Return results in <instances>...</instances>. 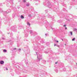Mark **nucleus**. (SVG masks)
<instances>
[{
    "instance_id": "f257e3e1",
    "label": "nucleus",
    "mask_w": 77,
    "mask_h": 77,
    "mask_svg": "<svg viewBox=\"0 0 77 77\" xmlns=\"http://www.w3.org/2000/svg\"><path fill=\"white\" fill-rule=\"evenodd\" d=\"M45 27L47 29L49 30H50L51 29L55 33L56 32H59V29H56L54 28H53L51 26L49 25L48 22L46 24H45Z\"/></svg>"
},
{
    "instance_id": "f03ea898",
    "label": "nucleus",
    "mask_w": 77,
    "mask_h": 77,
    "mask_svg": "<svg viewBox=\"0 0 77 77\" xmlns=\"http://www.w3.org/2000/svg\"><path fill=\"white\" fill-rule=\"evenodd\" d=\"M43 5L46 6H47V7H48L49 8H51L52 7L51 3H50V2H49L48 0H47L45 1V2H44Z\"/></svg>"
},
{
    "instance_id": "7ed1b4c3",
    "label": "nucleus",
    "mask_w": 77,
    "mask_h": 77,
    "mask_svg": "<svg viewBox=\"0 0 77 77\" xmlns=\"http://www.w3.org/2000/svg\"><path fill=\"white\" fill-rule=\"evenodd\" d=\"M36 53L37 56V57L38 58V59L37 60V62H40V60L42 59V55L39 54L38 52H36Z\"/></svg>"
},
{
    "instance_id": "20e7f679",
    "label": "nucleus",
    "mask_w": 77,
    "mask_h": 77,
    "mask_svg": "<svg viewBox=\"0 0 77 77\" xmlns=\"http://www.w3.org/2000/svg\"><path fill=\"white\" fill-rule=\"evenodd\" d=\"M26 30L27 32H30V33L31 34V36H32V34L33 33V31H32V30H29V28H26Z\"/></svg>"
},
{
    "instance_id": "39448f33",
    "label": "nucleus",
    "mask_w": 77,
    "mask_h": 77,
    "mask_svg": "<svg viewBox=\"0 0 77 77\" xmlns=\"http://www.w3.org/2000/svg\"><path fill=\"white\" fill-rule=\"evenodd\" d=\"M10 10H7L6 11H3V15H4V16H6L7 15V14L9 13V12H11V11H9Z\"/></svg>"
},
{
    "instance_id": "423d86ee",
    "label": "nucleus",
    "mask_w": 77,
    "mask_h": 77,
    "mask_svg": "<svg viewBox=\"0 0 77 77\" xmlns=\"http://www.w3.org/2000/svg\"><path fill=\"white\" fill-rule=\"evenodd\" d=\"M11 29L12 30H13V32H16V29H15V28L14 26L11 27Z\"/></svg>"
},
{
    "instance_id": "0eeeda50",
    "label": "nucleus",
    "mask_w": 77,
    "mask_h": 77,
    "mask_svg": "<svg viewBox=\"0 0 77 77\" xmlns=\"http://www.w3.org/2000/svg\"><path fill=\"white\" fill-rule=\"evenodd\" d=\"M44 48V46H41L39 47V48L40 50H43V48Z\"/></svg>"
},
{
    "instance_id": "6e6552de",
    "label": "nucleus",
    "mask_w": 77,
    "mask_h": 77,
    "mask_svg": "<svg viewBox=\"0 0 77 77\" xmlns=\"http://www.w3.org/2000/svg\"><path fill=\"white\" fill-rule=\"evenodd\" d=\"M17 66L20 68H21V67H23L24 66L23 65V64L22 63H20V66L17 65Z\"/></svg>"
},
{
    "instance_id": "1a4fd4ad",
    "label": "nucleus",
    "mask_w": 77,
    "mask_h": 77,
    "mask_svg": "<svg viewBox=\"0 0 77 77\" xmlns=\"http://www.w3.org/2000/svg\"><path fill=\"white\" fill-rule=\"evenodd\" d=\"M40 19H41L42 20H43L45 18V15L43 16L42 17H40Z\"/></svg>"
},
{
    "instance_id": "9d476101",
    "label": "nucleus",
    "mask_w": 77,
    "mask_h": 77,
    "mask_svg": "<svg viewBox=\"0 0 77 77\" xmlns=\"http://www.w3.org/2000/svg\"><path fill=\"white\" fill-rule=\"evenodd\" d=\"M40 42L41 43H42V44L44 43V39H41Z\"/></svg>"
},
{
    "instance_id": "9b49d317",
    "label": "nucleus",
    "mask_w": 77,
    "mask_h": 77,
    "mask_svg": "<svg viewBox=\"0 0 77 77\" xmlns=\"http://www.w3.org/2000/svg\"><path fill=\"white\" fill-rule=\"evenodd\" d=\"M24 60H25V62L26 64V65H28V61L27 60H26V59H25Z\"/></svg>"
},
{
    "instance_id": "f8f14e48",
    "label": "nucleus",
    "mask_w": 77,
    "mask_h": 77,
    "mask_svg": "<svg viewBox=\"0 0 77 77\" xmlns=\"http://www.w3.org/2000/svg\"><path fill=\"white\" fill-rule=\"evenodd\" d=\"M42 62L43 63L45 64V63H46V61H45V60H42Z\"/></svg>"
},
{
    "instance_id": "ddd939ff",
    "label": "nucleus",
    "mask_w": 77,
    "mask_h": 77,
    "mask_svg": "<svg viewBox=\"0 0 77 77\" xmlns=\"http://www.w3.org/2000/svg\"><path fill=\"white\" fill-rule=\"evenodd\" d=\"M17 50V48H12L11 49V50L12 51H15V50Z\"/></svg>"
},
{
    "instance_id": "4468645a",
    "label": "nucleus",
    "mask_w": 77,
    "mask_h": 77,
    "mask_svg": "<svg viewBox=\"0 0 77 77\" xmlns=\"http://www.w3.org/2000/svg\"><path fill=\"white\" fill-rule=\"evenodd\" d=\"M54 71L56 72L57 73L58 72V70H57V68H55L54 69Z\"/></svg>"
},
{
    "instance_id": "2eb2a0df",
    "label": "nucleus",
    "mask_w": 77,
    "mask_h": 77,
    "mask_svg": "<svg viewBox=\"0 0 77 77\" xmlns=\"http://www.w3.org/2000/svg\"><path fill=\"white\" fill-rule=\"evenodd\" d=\"M0 64H2L4 63V61H1L0 62Z\"/></svg>"
},
{
    "instance_id": "dca6fc26",
    "label": "nucleus",
    "mask_w": 77,
    "mask_h": 77,
    "mask_svg": "<svg viewBox=\"0 0 77 77\" xmlns=\"http://www.w3.org/2000/svg\"><path fill=\"white\" fill-rule=\"evenodd\" d=\"M62 4H63V6H64V7H65V8H66V4H64L63 3H61Z\"/></svg>"
},
{
    "instance_id": "f3484780",
    "label": "nucleus",
    "mask_w": 77,
    "mask_h": 77,
    "mask_svg": "<svg viewBox=\"0 0 77 77\" xmlns=\"http://www.w3.org/2000/svg\"><path fill=\"white\" fill-rule=\"evenodd\" d=\"M57 22L58 23H62V20H58L57 21Z\"/></svg>"
},
{
    "instance_id": "a211bd4d",
    "label": "nucleus",
    "mask_w": 77,
    "mask_h": 77,
    "mask_svg": "<svg viewBox=\"0 0 77 77\" xmlns=\"http://www.w3.org/2000/svg\"><path fill=\"white\" fill-rule=\"evenodd\" d=\"M27 36H28V34H27V33L25 34V37L26 38V37H27Z\"/></svg>"
},
{
    "instance_id": "6ab92c4d",
    "label": "nucleus",
    "mask_w": 77,
    "mask_h": 77,
    "mask_svg": "<svg viewBox=\"0 0 77 77\" xmlns=\"http://www.w3.org/2000/svg\"><path fill=\"white\" fill-rule=\"evenodd\" d=\"M20 18H22V19H23V18H24V16H23V15H21L20 16Z\"/></svg>"
},
{
    "instance_id": "aec40b11",
    "label": "nucleus",
    "mask_w": 77,
    "mask_h": 77,
    "mask_svg": "<svg viewBox=\"0 0 77 77\" xmlns=\"http://www.w3.org/2000/svg\"><path fill=\"white\" fill-rule=\"evenodd\" d=\"M56 46L57 47H60V45H56V44H54V46Z\"/></svg>"
},
{
    "instance_id": "412c9836",
    "label": "nucleus",
    "mask_w": 77,
    "mask_h": 77,
    "mask_svg": "<svg viewBox=\"0 0 77 77\" xmlns=\"http://www.w3.org/2000/svg\"><path fill=\"white\" fill-rule=\"evenodd\" d=\"M4 68V70H7V71L8 70V68H7V67H5Z\"/></svg>"
},
{
    "instance_id": "4be33fe9",
    "label": "nucleus",
    "mask_w": 77,
    "mask_h": 77,
    "mask_svg": "<svg viewBox=\"0 0 77 77\" xmlns=\"http://www.w3.org/2000/svg\"><path fill=\"white\" fill-rule=\"evenodd\" d=\"M63 11H67V10H66V9H65V8H63Z\"/></svg>"
},
{
    "instance_id": "5701e85b",
    "label": "nucleus",
    "mask_w": 77,
    "mask_h": 77,
    "mask_svg": "<svg viewBox=\"0 0 77 77\" xmlns=\"http://www.w3.org/2000/svg\"><path fill=\"white\" fill-rule=\"evenodd\" d=\"M3 51L5 53H6V52H7V50H6V49H4L3 50Z\"/></svg>"
},
{
    "instance_id": "b1692460",
    "label": "nucleus",
    "mask_w": 77,
    "mask_h": 77,
    "mask_svg": "<svg viewBox=\"0 0 77 77\" xmlns=\"http://www.w3.org/2000/svg\"><path fill=\"white\" fill-rule=\"evenodd\" d=\"M3 12V10L2 9V8H0V12Z\"/></svg>"
},
{
    "instance_id": "393cba45",
    "label": "nucleus",
    "mask_w": 77,
    "mask_h": 77,
    "mask_svg": "<svg viewBox=\"0 0 77 77\" xmlns=\"http://www.w3.org/2000/svg\"><path fill=\"white\" fill-rule=\"evenodd\" d=\"M46 45H50V43H49V42H47L46 43Z\"/></svg>"
},
{
    "instance_id": "a878e982",
    "label": "nucleus",
    "mask_w": 77,
    "mask_h": 77,
    "mask_svg": "<svg viewBox=\"0 0 77 77\" xmlns=\"http://www.w3.org/2000/svg\"><path fill=\"white\" fill-rule=\"evenodd\" d=\"M27 25H29V26H30V23H29V22H27Z\"/></svg>"
},
{
    "instance_id": "bb28decb",
    "label": "nucleus",
    "mask_w": 77,
    "mask_h": 77,
    "mask_svg": "<svg viewBox=\"0 0 77 77\" xmlns=\"http://www.w3.org/2000/svg\"><path fill=\"white\" fill-rule=\"evenodd\" d=\"M70 32V33L71 35L72 36V32H71V31L70 32Z\"/></svg>"
},
{
    "instance_id": "cd10ccee",
    "label": "nucleus",
    "mask_w": 77,
    "mask_h": 77,
    "mask_svg": "<svg viewBox=\"0 0 77 77\" xmlns=\"http://www.w3.org/2000/svg\"><path fill=\"white\" fill-rule=\"evenodd\" d=\"M26 6H29L30 5H29V4H27L26 5Z\"/></svg>"
},
{
    "instance_id": "c85d7f7f",
    "label": "nucleus",
    "mask_w": 77,
    "mask_h": 77,
    "mask_svg": "<svg viewBox=\"0 0 77 77\" xmlns=\"http://www.w3.org/2000/svg\"><path fill=\"white\" fill-rule=\"evenodd\" d=\"M47 16H48V17H50V14H48V15H47Z\"/></svg>"
},
{
    "instance_id": "c756f323",
    "label": "nucleus",
    "mask_w": 77,
    "mask_h": 77,
    "mask_svg": "<svg viewBox=\"0 0 77 77\" xmlns=\"http://www.w3.org/2000/svg\"><path fill=\"white\" fill-rule=\"evenodd\" d=\"M17 50H18V51H19V52H20V51H21V49L20 48L17 49Z\"/></svg>"
},
{
    "instance_id": "7c9ffc66",
    "label": "nucleus",
    "mask_w": 77,
    "mask_h": 77,
    "mask_svg": "<svg viewBox=\"0 0 77 77\" xmlns=\"http://www.w3.org/2000/svg\"><path fill=\"white\" fill-rule=\"evenodd\" d=\"M75 38H73L72 39V41H75Z\"/></svg>"
},
{
    "instance_id": "2f4dec72",
    "label": "nucleus",
    "mask_w": 77,
    "mask_h": 77,
    "mask_svg": "<svg viewBox=\"0 0 77 77\" xmlns=\"http://www.w3.org/2000/svg\"><path fill=\"white\" fill-rule=\"evenodd\" d=\"M47 59H50V56H48L47 57Z\"/></svg>"
},
{
    "instance_id": "473e14b6",
    "label": "nucleus",
    "mask_w": 77,
    "mask_h": 77,
    "mask_svg": "<svg viewBox=\"0 0 77 77\" xmlns=\"http://www.w3.org/2000/svg\"><path fill=\"white\" fill-rule=\"evenodd\" d=\"M63 71H66V69H65V68H64L63 69Z\"/></svg>"
},
{
    "instance_id": "72a5a7b5",
    "label": "nucleus",
    "mask_w": 77,
    "mask_h": 77,
    "mask_svg": "<svg viewBox=\"0 0 77 77\" xmlns=\"http://www.w3.org/2000/svg\"><path fill=\"white\" fill-rule=\"evenodd\" d=\"M45 12H46V13H47V12H48V10H45Z\"/></svg>"
},
{
    "instance_id": "f704fd0d",
    "label": "nucleus",
    "mask_w": 77,
    "mask_h": 77,
    "mask_svg": "<svg viewBox=\"0 0 77 77\" xmlns=\"http://www.w3.org/2000/svg\"><path fill=\"white\" fill-rule=\"evenodd\" d=\"M55 42H57V43H58V42H59V41L57 40H55Z\"/></svg>"
},
{
    "instance_id": "c9c22d12",
    "label": "nucleus",
    "mask_w": 77,
    "mask_h": 77,
    "mask_svg": "<svg viewBox=\"0 0 77 77\" xmlns=\"http://www.w3.org/2000/svg\"><path fill=\"white\" fill-rule=\"evenodd\" d=\"M52 20L54 21V17H52Z\"/></svg>"
},
{
    "instance_id": "e433bc0d",
    "label": "nucleus",
    "mask_w": 77,
    "mask_h": 77,
    "mask_svg": "<svg viewBox=\"0 0 77 77\" xmlns=\"http://www.w3.org/2000/svg\"><path fill=\"white\" fill-rule=\"evenodd\" d=\"M11 36H12L13 35V34L12 33H11L10 34Z\"/></svg>"
},
{
    "instance_id": "4c0bfd02",
    "label": "nucleus",
    "mask_w": 77,
    "mask_h": 77,
    "mask_svg": "<svg viewBox=\"0 0 77 77\" xmlns=\"http://www.w3.org/2000/svg\"><path fill=\"white\" fill-rule=\"evenodd\" d=\"M12 16L13 17H15V15H14V14H13L12 15Z\"/></svg>"
},
{
    "instance_id": "58836bf2",
    "label": "nucleus",
    "mask_w": 77,
    "mask_h": 77,
    "mask_svg": "<svg viewBox=\"0 0 77 77\" xmlns=\"http://www.w3.org/2000/svg\"><path fill=\"white\" fill-rule=\"evenodd\" d=\"M77 29L76 28H75V29H74V31H76V30H77Z\"/></svg>"
},
{
    "instance_id": "ea45409f",
    "label": "nucleus",
    "mask_w": 77,
    "mask_h": 77,
    "mask_svg": "<svg viewBox=\"0 0 77 77\" xmlns=\"http://www.w3.org/2000/svg\"><path fill=\"white\" fill-rule=\"evenodd\" d=\"M17 46L18 47H20V45L18 44H17Z\"/></svg>"
},
{
    "instance_id": "a19ab883",
    "label": "nucleus",
    "mask_w": 77,
    "mask_h": 77,
    "mask_svg": "<svg viewBox=\"0 0 77 77\" xmlns=\"http://www.w3.org/2000/svg\"><path fill=\"white\" fill-rule=\"evenodd\" d=\"M34 34H35V35H38V33L35 32H34Z\"/></svg>"
},
{
    "instance_id": "79ce46f5",
    "label": "nucleus",
    "mask_w": 77,
    "mask_h": 77,
    "mask_svg": "<svg viewBox=\"0 0 77 77\" xmlns=\"http://www.w3.org/2000/svg\"><path fill=\"white\" fill-rule=\"evenodd\" d=\"M45 54H48V52H45Z\"/></svg>"
},
{
    "instance_id": "37998d69",
    "label": "nucleus",
    "mask_w": 77,
    "mask_h": 77,
    "mask_svg": "<svg viewBox=\"0 0 77 77\" xmlns=\"http://www.w3.org/2000/svg\"><path fill=\"white\" fill-rule=\"evenodd\" d=\"M41 39V37H39L38 38V39L39 40V39Z\"/></svg>"
},
{
    "instance_id": "c03bdc74",
    "label": "nucleus",
    "mask_w": 77,
    "mask_h": 77,
    "mask_svg": "<svg viewBox=\"0 0 77 77\" xmlns=\"http://www.w3.org/2000/svg\"><path fill=\"white\" fill-rule=\"evenodd\" d=\"M28 16L29 17H31V14H29Z\"/></svg>"
},
{
    "instance_id": "a18cd8bd",
    "label": "nucleus",
    "mask_w": 77,
    "mask_h": 77,
    "mask_svg": "<svg viewBox=\"0 0 77 77\" xmlns=\"http://www.w3.org/2000/svg\"><path fill=\"white\" fill-rule=\"evenodd\" d=\"M35 1L36 2H38V3H39V1L38 0H35Z\"/></svg>"
},
{
    "instance_id": "49530a36",
    "label": "nucleus",
    "mask_w": 77,
    "mask_h": 77,
    "mask_svg": "<svg viewBox=\"0 0 77 77\" xmlns=\"http://www.w3.org/2000/svg\"><path fill=\"white\" fill-rule=\"evenodd\" d=\"M23 2H24V3H25V2H26V0H23Z\"/></svg>"
},
{
    "instance_id": "de8ad7c7",
    "label": "nucleus",
    "mask_w": 77,
    "mask_h": 77,
    "mask_svg": "<svg viewBox=\"0 0 77 77\" xmlns=\"http://www.w3.org/2000/svg\"><path fill=\"white\" fill-rule=\"evenodd\" d=\"M7 30H9V28H7Z\"/></svg>"
},
{
    "instance_id": "09e8293b",
    "label": "nucleus",
    "mask_w": 77,
    "mask_h": 77,
    "mask_svg": "<svg viewBox=\"0 0 77 77\" xmlns=\"http://www.w3.org/2000/svg\"><path fill=\"white\" fill-rule=\"evenodd\" d=\"M11 5H13V4H14V3H13V2H12L11 3Z\"/></svg>"
},
{
    "instance_id": "8fccbe9b",
    "label": "nucleus",
    "mask_w": 77,
    "mask_h": 77,
    "mask_svg": "<svg viewBox=\"0 0 77 77\" xmlns=\"http://www.w3.org/2000/svg\"><path fill=\"white\" fill-rule=\"evenodd\" d=\"M66 25H65L63 26V27H66Z\"/></svg>"
},
{
    "instance_id": "3c124183",
    "label": "nucleus",
    "mask_w": 77,
    "mask_h": 77,
    "mask_svg": "<svg viewBox=\"0 0 77 77\" xmlns=\"http://www.w3.org/2000/svg\"><path fill=\"white\" fill-rule=\"evenodd\" d=\"M36 48H35V49L34 48V50H36Z\"/></svg>"
},
{
    "instance_id": "603ef678",
    "label": "nucleus",
    "mask_w": 77,
    "mask_h": 77,
    "mask_svg": "<svg viewBox=\"0 0 77 77\" xmlns=\"http://www.w3.org/2000/svg\"><path fill=\"white\" fill-rule=\"evenodd\" d=\"M65 29H66H66H67V27H65Z\"/></svg>"
},
{
    "instance_id": "864d4df0",
    "label": "nucleus",
    "mask_w": 77,
    "mask_h": 77,
    "mask_svg": "<svg viewBox=\"0 0 77 77\" xmlns=\"http://www.w3.org/2000/svg\"><path fill=\"white\" fill-rule=\"evenodd\" d=\"M2 39H3V40H4L5 39V38H2Z\"/></svg>"
},
{
    "instance_id": "5fc2aeb1",
    "label": "nucleus",
    "mask_w": 77,
    "mask_h": 77,
    "mask_svg": "<svg viewBox=\"0 0 77 77\" xmlns=\"http://www.w3.org/2000/svg\"><path fill=\"white\" fill-rule=\"evenodd\" d=\"M47 35H48L47 34H45V36H47Z\"/></svg>"
},
{
    "instance_id": "6e6d98bb",
    "label": "nucleus",
    "mask_w": 77,
    "mask_h": 77,
    "mask_svg": "<svg viewBox=\"0 0 77 77\" xmlns=\"http://www.w3.org/2000/svg\"><path fill=\"white\" fill-rule=\"evenodd\" d=\"M58 63V62H57L55 63V64H57Z\"/></svg>"
},
{
    "instance_id": "4d7b16f0",
    "label": "nucleus",
    "mask_w": 77,
    "mask_h": 77,
    "mask_svg": "<svg viewBox=\"0 0 77 77\" xmlns=\"http://www.w3.org/2000/svg\"><path fill=\"white\" fill-rule=\"evenodd\" d=\"M10 41H11V40H10V41H7V42H10Z\"/></svg>"
},
{
    "instance_id": "13d9d810",
    "label": "nucleus",
    "mask_w": 77,
    "mask_h": 77,
    "mask_svg": "<svg viewBox=\"0 0 77 77\" xmlns=\"http://www.w3.org/2000/svg\"><path fill=\"white\" fill-rule=\"evenodd\" d=\"M1 21H2V19L0 18V22H1Z\"/></svg>"
},
{
    "instance_id": "bf43d9fd",
    "label": "nucleus",
    "mask_w": 77,
    "mask_h": 77,
    "mask_svg": "<svg viewBox=\"0 0 77 77\" xmlns=\"http://www.w3.org/2000/svg\"><path fill=\"white\" fill-rule=\"evenodd\" d=\"M15 63V62H12V63Z\"/></svg>"
},
{
    "instance_id": "052dcab7",
    "label": "nucleus",
    "mask_w": 77,
    "mask_h": 77,
    "mask_svg": "<svg viewBox=\"0 0 77 77\" xmlns=\"http://www.w3.org/2000/svg\"><path fill=\"white\" fill-rule=\"evenodd\" d=\"M71 7H70V9H71Z\"/></svg>"
},
{
    "instance_id": "680f3d73",
    "label": "nucleus",
    "mask_w": 77,
    "mask_h": 77,
    "mask_svg": "<svg viewBox=\"0 0 77 77\" xmlns=\"http://www.w3.org/2000/svg\"><path fill=\"white\" fill-rule=\"evenodd\" d=\"M51 52H52V51L51 50Z\"/></svg>"
},
{
    "instance_id": "e2e57ef3",
    "label": "nucleus",
    "mask_w": 77,
    "mask_h": 77,
    "mask_svg": "<svg viewBox=\"0 0 77 77\" xmlns=\"http://www.w3.org/2000/svg\"><path fill=\"white\" fill-rule=\"evenodd\" d=\"M35 5H38V4H35Z\"/></svg>"
},
{
    "instance_id": "0e129e2a",
    "label": "nucleus",
    "mask_w": 77,
    "mask_h": 77,
    "mask_svg": "<svg viewBox=\"0 0 77 77\" xmlns=\"http://www.w3.org/2000/svg\"><path fill=\"white\" fill-rule=\"evenodd\" d=\"M12 39H14V38H12Z\"/></svg>"
},
{
    "instance_id": "69168bd1",
    "label": "nucleus",
    "mask_w": 77,
    "mask_h": 77,
    "mask_svg": "<svg viewBox=\"0 0 77 77\" xmlns=\"http://www.w3.org/2000/svg\"><path fill=\"white\" fill-rule=\"evenodd\" d=\"M65 45H66V44H65Z\"/></svg>"
},
{
    "instance_id": "338daca9",
    "label": "nucleus",
    "mask_w": 77,
    "mask_h": 77,
    "mask_svg": "<svg viewBox=\"0 0 77 77\" xmlns=\"http://www.w3.org/2000/svg\"><path fill=\"white\" fill-rule=\"evenodd\" d=\"M62 41H63V39H62Z\"/></svg>"
},
{
    "instance_id": "774afa93",
    "label": "nucleus",
    "mask_w": 77,
    "mask_h": 77,
    "mask_svg": "<svg viewBox=\"0 0 77 77\" xmlns=\"http://www.w3.org/2000/svg\"><path fill=\"white\" fill-rule=\"evenodd\" d=\"M55 67H56V66H55Z\"/></svg>"
}]
</instances>
